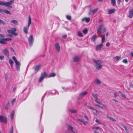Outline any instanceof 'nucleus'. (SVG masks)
Wrapping results in <instances>:
<instances>
[{
  "mask_svg": "<svg viewBox=\"0 0 133 133\" xmlns=\"http://www.w3.org/2000/svg\"><path fill=\"white\" fill-rule=\"evenodd\" d=\"M106 29L104 26L102 24L100 25L97 29V33L98 36L101 37L102 34L104 33L106 31Z\"/></svg>",
  "mask_w": 133,
  "mask_h": 133,
  "instance_id": "f257e3e1",
  "label": "nucleus"
},
{
  "mask_svg": "<svg viewBox=\"0 0 133 133\" xmlns=\"http://www.w3.org/2000/svg\"><path fill=\"white\" fill-rule=\"evenodd\" d=\"M92 60L95 63V69H96L99 70L102 68L103 65L101 64V60L94 59H93Z\"/></svg>",
  "mask_w": 133,
  "mask_h": 133,
  "instance_id": "f03ea898",
  "label": "nucleus"
},
{
  "mask_svg": "<svg viewBox=\"0 0 133 133\" xmlns=\"http://www.w3.org/2000/svg\"><path fill=\"white\" fill-rule=\"evenodd\" d=\"M14 0H11L8 2H4L0 1V5H4L8 8H11L12 7L10 5L14 2Z\"/></svg>",
  "mask_w": 133,
  "mask_h": 133,
  "instance_id": "7ed1b4c3",
  "label": "nucleus"
},
{
  "mask_svg": "<svg viewBox=\"0 0 133 133\" xmlns=\"http://www.w3.org/2000/svg\"><path fill=\"white\" fill-rule=\"evenodd\" d=\"M17 30L15 28H12L11 30H8L7 31L9 34H12L15 36H16L18 34L17 33L15 32Z\"/></svg>",
  "mask_w": 133,
  "mask_h": 133,
  "instance_id": "20e7f679",
  "label": "nucleus"
},
{
  "mask_svg": "<svg viewBox=\"0 0 133 133\" xmlns=\"http://www.w3.org/2000/svg\"><path fill=\"white\" fill-rule=\"evenodd\" d=\"M47 74V73L45 72L42 73L41 76L39 79V82L40 83H41L44 78L46 76Z\"/></svg>",
  "mask_w": 133,
  "mask_h": 133,
  "instance_id": "39448f33",
  "label": "nucleus"
},
{
  "mask_svg": "<svg viewBox=\"0 0 133 133\" xmlns=\"http://www.w3.org/2000/svg\"><path fill=\"white\" fill-rule=\"evenodd\" d=\"M6 118L4 116L0 115V122H3L5 124L7 123Z\"/></svg>",
  "mask_w": 133,
  "mask_h": 133,
  "instance_id": "423d86ee",
  "label": "nucleus"
},
{
  "mask_svg": "<svg viewBox=\"0 0 133 133\" xmlns=\"http://www.w3.org/2000/svg\"><path fill=\"white\" fill-rule=\"evenodd\" d=\"M28 41L30 45H31L34 41V38L32 35H30V36L28 38Z\"/></svg>",
  "mask_w": 133,
  "mask_h": 133,
  "instance_id": "0eeeda50",
  "label": "nucleus"
},
{
  "mask_svg": "<svg viewBox=\"0 0 133 133\" xmlns=\"http://www.w3.org/2000/svg\"><path fill=\"white\" fill-rule=\"evenodd\" d=\"M2 51L3 53L7 57L9 56V51L6 48H5Z\"/></svg>",
  "mask_w": 133,
  "mask_h": 133,
  "instance_id": "6e6552de",
  "label": "nucleus"
},
{
  "mask_svg": "<svg viewBox=\"0 0 133 133\" xmlns=\"http://www.w3.org/2000/svg\"><path fill=\"white\" fill-rule=\"evenodd\" d=\"M55 48L57 52H59L60 49V46L58 43H56L55 45Z\"/></svg>",
  "mask_w": 133,
  "mask_h": 133,
  "instance_id": "1a4fd4ad",
  "label": "nucleus"
},
{
  "mask_svg": "<svg viewBox=\"0 0 133 133\" xmlns=\"http://www.w3.org/2000/svg\"><path fill=\"white\" fill-rule=\"evenodd\" d=\"M15 63L16 64V68L17 70L19 71L20 69L21 64L18 61H17Z\"/></svg>",
  "mask_w": 133,
  "mask_h": 133,
  "instance_id": "9d476101",
  "label": "nucleus"
},
{
  "mask_svg": "<svg viewBox=\"0 0 133 133\" xmlns=\"http://www.w3.org/2000/svg\"><path fill=\"white\" fill-rule=\"evenodd\" d=\"M41 66V65H36L35 69L34 70L36 73H37L38 70L40 69Z\"/></svg>",
  "mask_w": 133,
  "mask_h": 133,
  "instance_id": "9b49d317",
  "label": "nucleus"
},
{
  "mask_svg": "<svg viewBox=\"0 0 133 133\" xmlns=\"http://www.w3.org/2000/svg\"><path fill=\"white\" fill-rule=\"evenodd\" d=\"M103 44L102 43L97 45L96 48V50L97 51L99 50L102 48L103 47Z\"/></svg>",
  "mask_w": 133,
  "mask_h": 133,
  "instance_id": "f8f14e48",
  "label": "nucleus"
},
{
  "mask_svg": "<svg viewBox=\"0 0 133 133\" xmlns=\"http://www.w3.org/2000/svg\"><path fill=\"white\" fill-rule=\"evenodd\" d=\"M95 105L96 106H99V107H100L102 109H105L107 108L106 105L105 104H102V103H101V104H100V105L98 104H95Z\"/></svg>",
  "mask_w": 133,
  "mask_h": 133,
  "instance_id": "ddd939ff",
  "label": "nucleus"
},
{
  "mask_svg": "<svg viewBox=\"0 0 133 133\" xmlns=\"http://www.w3.org/2000/svg\"><path fill=\"white\" fill-rule=\"evenodd\" d=\"M80 58L78 56H75L73 57V61L75 62H78L80 60Z\"/></svg>",
  "mask_w": 133,
  "mask_h": 133,
  "instance_id": "4468645a",
  "label": "nucleus"
},
{
  "mask_svg": "<svg viewBox=\"0 0 133 133\" xmlns=\"http://www.w3.org/2000/svg\"><path fill=\"white\" fill-rule=\"evenodd\" d=\"M67 128L70 130L72 132H73L74 133H75V132L73 131V127H72V126H70L69 125H68L67 127Z\"/></svg>",
  "mask_w": 133,
  "mask_h": 133,
  "instance_id": "2eb2a0df",
  "label": "nucleus"
},
{
  "mask_svg": "<svg viewBox=\"0 0 133 133\" xmlns=\"http://www.w3.org/2000/svg\"><path fill=\"white\" fill-rule=\"evenodd\" d=\"M129 16L130 18H132L133 16V9L130 10L129 12Z\"/></svg>",
  "mask_w": 133,
  "mask_h": 133,
  "instance_id": "dca6fc26",
  "label": "nucleus"
},
{
  "mask_svg": "<svg viewBox=\"0 0 133 133\" xmlns=\"http://www.w3.org/2000/svg\"><path fill=\"white\" fill-rule=\"evenodd\" d=\"M29 26H28V25L25 27L24 28L23 31L26 34L28 33V30Z\"/></svg>",
  "mask_w": 133,
  "mask_h": 133,
  "instance_id": "f3484780",
  "label": "nucleus"
},
{
  "mask_svg": "<svg viewBox=\"0 0 133 133\" xmlns=\"http://www.w3.org/2000/svg\"><path fill=\"white\" fill-rule=\"evenodd\" d=\"M15 113V112L14 110H12L11 114V121H12L13 120V119Z\"/></svg>",
  "mask_w": 133,
  "mask_h": 133,
  "instance_id": "a211bd4d",
  "label": "nucleus"
},
{
  "mask_svg": "<svg viewBox=\"0 0 133 133\" xmlns=\"http://www.w3.org/2000/svg\"><path fill=\"white\" fill-rule=\"evenodd\" d=\"M95 83L96 84L98 85L100 84L101 83V81L98 78H97L95 79Z\"/></svg>",
  "mask_w": 133,
  "mask_h": 133,
  "instance_id": "6ab92c4d",
  "label": "nucleus"
},
{
  "mask_svg": "<svg viewBox=\"0 0 133 133\" xmlns=\"http://www.w3.org/2000/svg\"><path fill=\"white\" fill-rule=\"evenodd\" d=\"M115 11V9L114 8L108 11V12L109 14H111L114 13Z\"/></svg>",
  "mask_w": 133,
  "mask_h": 133,
  "instance_id": "aec40b11",
  "label": "nucleus"
},
{
  "mask_svg": "<svg viewBox=\"0 0 133 133\" xmlns=\"http://www.w3.org/2000/svg\"><path fill=\"white\" fill-rule=\"evenodd\" d=\"M101 37H102L101 42L102 43H104L105 41V34L103 35L102 36H101Z\"/></svg>",
  "mask_w": 133,
  "mask_h": 133,
  "instance_id": "412c9836",
  "label": "nucleus"
},
{
  "mask_svg": "<svg viewBox=\"0 0 133 133\" xmlns=\"http://www.w3.org/2000/svg\"><path fill=\"white\" fill-rule=\"evenodd\" d=\"M31 22V18L30 15H29L28 16V26H29Z\"/></svg>",
  "mask_w": 133,
  "mask_h": 133,
  "instance_id": "4be33fe9",
  "label": "nucleus"
},
{
  "mask_svg": "<svg viewBox=\"0 0 133 133\" xmlns=\"http://www.w3.org/2000/svg\"><path fill=\"white\" fill-rule=\"evenodd\" d=\"M97 38V36L96 35H94L92 36V37L91 39V41L92 42H94Z\"/></svg>",
  "mask_w": 133,
  "mask_h": 133,
  "instance_id": "5701e85b",
  "label": "nucleus"
},
{
  "mask_svg": "<svg viewBox=\"0 0 133 133\" xmlns=\"http://www.w3.org/2000/svg\"><path fill=\"white\" fill-rule=\"evenodd\" d=\"M107 117L110 120L112 121H113V122H116V120L114 118H113V117H112L108 116H107Z\"/></svg>",
  "mask_w": 133,
  "mask_h": 133,
  "instance_id": "b1692460",
  "label": "nucleus"
},
{
  "mask_svg": "<svg viewBox=\"0 0 133 133\" xmlns=\"http://www.w3.org/2000/svg\"><path fill=\"white\" fill-rule=\"evenodd\" d=\"M69 110L71 113L73 114L76 113H77V111L76 110L69 109Z\"/></svg>",
  "mask_w": 133,
  "mask_h": 133,
  "instance_id": "393cba45",
  "label": "nucleus"
},
{
  "mask_svg": "<svg viewBox=\"0 0 133 133\" xmlns=\"http://www.w3.org/2000/svg\"><path fill=\"white\" fill-rule=\"evenodd\" d=\"M11 23L14 24H15L16 25H17L18 24V22L16 20H12L11 21Z\"/></svg>",
  "mask_w": 133,
  "mask_h": 133,
  "instance_id": "a878e982",
  "label": "nucleus"
},
{
  "mask_svg": "<svg viewBox=\"0 0 133 133\" xmlns=\"http://www.w3.org/2000/svg\"><path fill=\"white\" fill-rule=\"evenodd\" d=\"M87 93H88L87 92V91H86L85 92H83L80 93L79 94V95L81 96H83L84 95H85L87 94Z\"/></svg>",
  "mask_w": 133,
  "mask_h": 133,
  "instance_id": "bb28decb",
  "label": "nucleus"
},
{
  "mask_svg": "<svg viewBox=\"0 0 133 133\" xmlns=\"http://www.w3.org/2000/svg\"><path fill=\"white\" fill-rule=\"evenodd\" d=\"M0 43L2 44H5L6 43V42L3 40V38H2L0 40Z\"/></svg>",
  "mask_w": 133,
  "mask_h": 133,
  "instance_id": "cd10ccee",
  "label": "nucleus"
},
{
  "mask_svg": "<svg viewBox=\"0 0 133 133\" xmlns=\"http://www.w3.org/2000/svg\"><path fill=\"white\" fill-rule=\"evenodd\" d=\"M56 74L55 73H51L50 74L48 77H54L56 76Z\"/></svg>",
  "mask_w": 133,
  "mask_h": 133,
  "instance_id": "c85d7f7f",
  "label": "nucleus"
},
{
  "mask_svg": "<svg viewBox=\"0 0 133 133\" xmlns=\"http://www.w3.org/2000/svg\"><path fill=\"white\" fill-rule=\"evenodd\" d=\"M0 23L3 25H6L7 24V22H5L1 19H0Z\"/></svg>",
  "mask_w": 133,
  "mask_h": 133,
  "instance_id": "c756f323",
  "label": "nucleus"
},
{
  "mask_svg": "<svg viewBox=\"0 0 133 133\" xmlns=\"http://www.w3.org/2000/svg\"><path fill=\"white\" fill-rule=\"evenodd\" d=\"M77 35L79 37H82L83 36L81 32L79 31L77 32Z\"/></svg>",
  "mask_w": 133,
  "mask_h": 133,
  "instance_id": "7c9ffc66",
  "label": "nucleus"
},
{
  "mask_svg": "<svg viewBox=\"0 0 133 133\" xmlns=\"http://www.w3.org/2000/svg\"><path fill=\"white\" fill-rule=\"evenodd\" d=\"M100 127H93L92 128V129L94 130V131H96L97 130H98L100 129Z\"/></svg>",
  "mask_w": 133,
  "mask_h": 133,
  "instance_id": "2f4dec72",
  "label": "nucleus"
},
{
  "mask_svg": "<svg viewBox=\"0 0 133 133\" xmlns=\"http://www.w3.org/2000/svg\"><path fill=\"white\" fill-rule=\"evenodd\" d=\"M3 12H5L6 14H10V15L11 14L10 12L9 11H8L7 10H3Z\"/></svg>",
  "mask_w": 133,
  "mask_h": 133,
  "instance_id": "473e14b6",
  "label": "nucleus"
},
{
  "mask_svg": "<svg viewBox=\"0 0 133 133\" xmlns=\"http://www.w3.org/2000/svg\"><path fill=\"white\" fill-rule=\"evenodd\" d=\"M92 96L96 99L97 100L98 99V97L97 94H92Z\"/></svg>",
  "mask_w": 133,
  "mask_h": 133,
  "instance_id": "72a5a7b5",
  "label": "nucleus"
},
{
  "mask_svg": "<svg viewBox=\"0 0 133 133\" xmlns=\"http://www.w3.org/2000/svg\"><path fill=\"white\" fill-rule=\"evenodd\" d=\"M111 3L114 6H115L116 4L115 0H111Z\"/></svg>",
  "mask_w": 133,
  "mask_h": 133,
  "instance_id": "f704fd0d",
  "label": "nucleus"
},
{
  "mask_svg": "<svg viewBox=\"0 0 133 133\" xmlns=\"http://www.w3.org/2000/svg\"><path fill=\"white\" fill-rule=\"evenodd\" d=\"M87 107L88 109H92L93 110H95V108L91 106H88Z\"/></svg>",
  "mask_w": 133,
  "mask_h": 133,
  "instance_id": "c9c22d12",
  "label": "nucleus"
},
{
  "mask_svg": "<svg viewBox=\"0 0 133 133\" xmlns=\"http://www.w3.org/2000/svg\"><path fill=\"white\" fill-rule=\"evenodd\" d=\"M3 40H4L5 41H11L12 40V39L10 38H3Z\"/></svg>",
  "mask_w": 133,
  "mask_h": 133,
  "instance_id": "e433bc0d",
  "label": "nucleus"
},
{
  "mask_svg": "<svg viewBox=\"0 0 133 133\" xmlns=\"http://www.w3.org/2000/svg\"><path fill=\"white\" fill-rule=\"evenodd\" d=\"M88 32V29L87 28H85L83 31V32L84 34H86Z\"/></svg>",
  "mask_w": 133,
  "mask_h": 133,
  "instance_id": "4c0bfd02",
  "label": "nucleus"
},
{
  "mask_svg": "<svg viewBox=\"0 0 133 133\" xmlns=\"http://www.w3.org/2000/svg\"><path fill=\"white\" fill-rule=\"evenodd\" d=\"M9 64L10 65L13 64H14V62L11 59H9Z\"/></svg>",
  "mask_w": 133,
  "mask_h": 133,
  "instance_id": "58836bf2",
  "label": "nucleus"
},
{
  "mask_svg": "<svg viewBox=\"0 0 133 133\" xmlns=\"http://www.w3.org/2000/svg\"><path fill=\"white\" fill-rule=\"evenodd\" d=\"M122 127L124 128V129H125V130L127 132H129L128 130L127 129V128L125 126L123 125H122Z\"/></svg>",
  "mask_w": 133,
  "mask_h": 133,
  "instance_id": "ea45409f",
  "label": "nucleus"
},
{
  "mask_svg": "<svg viewBox=\"0 0 133 133\" xmlns=\"http://www.w3.org/2000/svg\"><path fill=\"white\" fill-rule=\"evenodd\" d=\"M121 58V56H116L115 58L117 61H118Z\"/></svg>",
  "mask_w": 133,
  "mask_h": 133,
  "instance_id": "a19ab883",
  "label": "nucleus"
},
{
  "mask_svg": "<svg viewBox=\"0 0 133 133\" xmlns=\"http://www.w3.org/2000/svg\"><path fill=\"white\" fill-rule=\"evenodd\" d=\"M12 59L14 61L15 63L17 61L16 60V57L15 56H13L12 57Z\"/></svg>",
  "mask_w": 133,
  "mask_h": 133,
  "instance_id": "79ce46f5",
  "label": "nucleus"
},
{
  "mask_svg": "<svg viewBox=\"0 0 133 133\" xmlns=\"http://www.w3.org/2000/svg\"><path fill=\"white\" fill-rule=\"evenodd\" d=\"M95 101L96 102V103H97L98 104H99V105H100V104H101V102H100L99 101L97 100H95Z\"/></svg>",
  "mask_w": 133,
  "mask_h": 133,
  "instance_id": "37998d69",
  "label": "nucleus"
},
{
  "mask_svg": "<svg viewBox=\"0 0 133 133\" xmlns=\"http://www.w3.org/2000/svg\"><path fill=\"white\" fill-rule=\"evenodd\" d=\"M66 17L69 20H70L71 19V17L69 15L67 16Z\"/></svg>",
  "mask_w": 133,
  "mask_h": 133,
  "instance_id": "c03bdc74",
  "label": "nucleus"
},
{
  "mask_svg": "<svg viewBox=\"0 0 133 133\" xmlns=\"http://www.w3.org/2000/svg\"><path fill=\"white\" fill-rule=\"evenodd\" d=\"M5 79L6 81H7L8 79V75L7 74H6L5 75Z\"/></svg>",
  "mask_w": 133,
  "mask_h": 133,
  "instance_id": "a18cd8bd",
  "label": "nucleus"
},
{
  "mask_svg": "<svg viewBox=\"0 0 133 133\" xmlns=\"http://www.w3.org/2000/svg\"><path fill=\"white\" fill-rule=\"evenodd\" d=\"M97 9L93 10H92V13H93V14L95 13L97 11Z\"/></svg>",
  "mask_w": 133,
  "mask_h": 133,
  "instance_id": "49530a36",
  "label": "nucleus"
},
{
  "mask_svg": "<svg viewBox=\"0 0 133 133\" xmlns=\"http://www.w3.org/2000/svg\"><path fill=\"white\" fill-rule=\"evenodd\" d=\"M4 58V56L3 55L0 56V59L3 60Z\"/></svg>",
  "mask_w": 133,
  "mask_h": 133,
  "instance_id": "de8ad7c7",
  "label": "nucleus"
},
{
  "mask_svg": "<svg viewBox=\"0 0 133 133\" xmlns=\"http://www.w3.org/2000/svg\"><path fill=\"white\" fill-rule=\"evenodd\" d=\"M123 62L125 63H128V61L127 59H125L123 61Z\"/></svg>",
  "mask_w": 133,
  "mask_h": 133,
  "instance_id": "09e8293b",
  "label": "nucleus"
},
{
  "mask_svg": "<svg viewBox=\"0 0 133 133\" xmlns=\"http://www.w3.org/2000/svg\"><path fill=\"white\" fill-rule=\"evenodd\" d=\"M90 21V18H86L85 21L87 22H88Z\"/></svg>",
  "mask_w": 133,
  "mask_h": 133,
  "instance_id": "8fccbe9b",
  "label": "nucleus"
},
{
  "mask_svg": "<svg viewBox=\"0 0 133 133\" xmlns=\"http://www.w3.org/2000/svg\"><path fill=\"white\" fill-rule=\"evenodd\" d=\"M10 133H13V129L12 126H11V129L10 130Z\"/></svg>",
  "mask_w": 133,
  "mask_h": 133,
  "instance_id": "3c124183",
  "label": "nucleus"
},
{
  "mask_svg": "<svg viewBox=\"0 0 133 133\" xmlns=\"http://www.w3.org/2000/svg\"><path fill=\"white\" fill-rule=\"evenodd\" d=\"M112 100L116 103H118V101L117 100H116L114 99H113Z\"/></svg>",
  "mask_w": 133,
  "mask_h": 133,
  "instance_id": "603ef678",
  "label": "nucleus"
},
{
  "mask_svg": "<svg viewBox=\"0 0 133 133\" xmlns=\"http://www.w3.org/2000/svg\"><path fill=\"white\" fill-rule=\"evenodd\" d=\"M121 96L122 97L124 98H125L126 97L125 95L123 94V93H122V94H121Z\"/></svg>",
  "mask_w": 133,
  "mask_h": 133,
  "instance_id": "864d4df0",
  "label": "nucleus"
},
{
  "mask_svg": "<svg viewBox=\"0 0 133 133\" xmlns=\"http://www.w3.org/2000/svg\"><path fill=\"white\" fill-rule=\"evenodd\" d=\"M16 101V99L14 98L11 101V103L12 104H13V103H14L15 102V101Z\"/></svg>",
  "mask_w": 133,
  "mask_h": 133,
  "instance_id": "5fc2aeb1",
  "label": "nucleus"
},
{
  "mask_svg": "<svg viewBox=\"0 0 133 133\" xmlns=\"http://www.w3.org/2000/svg\"><path fill=\"white\" fill-rule=\"evenodd\" d=\"M95 121L96 122H97V123H99V124H101V122L99 121V120L98 119H96Z\"/></svg>",
  "mask_w": 133,
  "mask_h": 133,
  "instance_id": "6e6d98bb",
  "label": "nucleus"
},
{
  "mask_svg": "<svg viewBox=\"0 0 133 133\" xmlns=\"http://www.w3.org/2000/svg\"><path fill=\"white\" fill-rule=\"evenodd\" d=\"M10 50L12 51H13V52L15 54H16V52H15V50H14V49L12 48V47H11L10 48Z\"/></svg>",
  "mask_w": 133,
  "mask_h": 133,
  "instance_id": "4d7b16f0",
  "label": "nucleus"
},
{
  "mask_svg": "<svg viewBox=\"0 0 133 133\" xmlns=\"http://www.w3.org/2000/svg\"><path fill=\"white\" fill-rule=\"evenodd\" d=\"M110 45V44L109 42L107 43L106 44V46L107 47H108Z\"/></svg>",
  "mask_w": 133,
  "mask_h": 133,
  "instance_id": "13d9d810",
  "label": "nucleus"
},
{
  "mask_svg": "<svg viewBox=\"0 0 133 133\" xmlns=\"http://www.w3.org/2000/svg\"><path fill=\"white\" fill-rule=\"evenodd\" d=\"M12 35V34H9L7 35V36H9L10 37H12L13 36Z\"/></svg>",
  "mask_w": 133,
  "mask_h": 133,
  "instance_id": "bf43d9fd",
  "label": "nucleus"
},
{
  "mask_svg": "<svg viewBox=\"0 0 133 133\" xmlns=\"http://www.w3.org/2000/svg\"><path fill=\"white\" fill-rule=\"evenodd\" d=\"M130 86L132 88H133V84H132V83H131L130 84Z\"/></svg>",
  "mask_w": 133,
  "mask_h": 133,
  "instance_id": "052dcab7",
  "label": "nucleus"
},
{
  "mask_svg": "<svg viewBox=\"0 0 133 133\" xmlns=\"http://www.w3.org/2000/svg\"><path fill=\"white\" fill-rule=\"evenodd\" d=\"M67 37V35H65L63 36H62V38H65Z\"/></svg>",
  "mask_w": 133,
  "mask_h": 133,
  "instance_id": "680f3d73",
  "label": "nucleus"
},
{
  "mask_svg": "<svg viewBox=\"0 0 133 133\" xmlns=\"http://www.w3.org/2000/svg\"><path fill=\"white\" fill-rule=\"evenodd\" d=\"M86 18L85 17V18H83L82 19V21H85V20H86Z\"/></svg>",
  "mask_w": 133,
  "mask_h": 133,
  "instance_id": "e2e57ef3",
  "label": "nucleus"
},
{
  "mask_svg": "<svg viewBox=\"0 0 133 133\" xmlns=\"http://www.w3.org/2000/svg\"><path fill=\"white\" fill-rule=\"evenodd\" d=\"M0 36L2 38H3L4 37V35L2 34H0Z\"/></svg>",
  "mask_w": 133,
  "mask_h": 133,
  "instance_id": "0e129e2a",
  "label": "nucleus"
},
{
  "mask_svg": "<svg viewBox=\"0 0 133 133\" xmlns=\"http://www.w3.org/2000/svg\"><path fill=\"white\" fill-rule=\"evenodd\" d=\"M121 2V0H117V3L118 4H119Z\"/></svg>",
  "mask_w": 133,
  "mask_h": 133,
  "instance_id": "69168bd1",
  "label": "nucleus"
},
{
  "mask_svg": "<svg viewBox=\"0 0 133 133\" xmlns=\"http://www.w3.org/2000/svg\"><path fill=\"white\" fill-rule=\"evenodd\" d=\"M16 87H15L14 89H13V91L14 92H15V91H16Z\"/></svg>",
  "mask_w": 133,
  "mask_h": 133,
  "instance_id": "338daca9",
  "label": "nucleus"
},
{
  "mask_svg": "<svg viewBox=\"0 0 133 133\" xmlns=\"http://www.w3.org/2000/svg\"><path fill=\"white\" fill-rule=\"evenodd\" d=\"M130 54L133 57V51L131 52Z\"/></svg>",
  "mask_w": 133,
  "mask_h": 133,
  "instance_id": "774afa93",
  "label": "nucleus"
}]
</instances>
